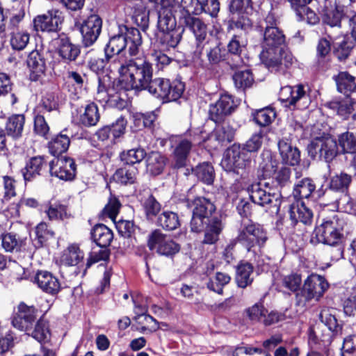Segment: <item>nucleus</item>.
Segmentation results:
<instances>
[{
  "label": "nucleus",
  "instance_id": "obj_1",
  "mask_svg": "<svg viewBox=\"0 0 356 356\" xmlns=\"http://www.w3.org/2000/svg\"><path fill=\"white\" fill-rule=\"evenodd\" d=\"M143 43L140 31L134 27L119 26L118 33L111 37L104 48L106 59L111 72L121 69L128 59L122 54L126 47L130 56H136Z\"/></svg>",
  "mask_w": 356,
  "mask_h": 356
},
{
  "label": "nucleus",
  "instance_id": "obj_2",
  "mask_svg": "<svg viewBox=\"0 0 356 356\" xmlns=\"http://www.w3.org/2000/svg\"><path fill=\"white\" fill-rule=\"evenodd\" d=\"M350 232V225L341 213H334L323 218L314 229V234L319 243L336 247V250L331 254V258L334 261L343 258V243Z\"/></svg>",
  "mask_w": 356,
  "mask_h": 356
},
{
  "label": "nucleus",
  "instance_id": "obj_3",
  "mask_svg": "<svg viewBox=\"0 0 356 356\" xmlns=\"http://www.w3.org/2000/svg\"><path fill=\"white\" fill-rule=\"evenodd\" d=\"M114 72L120 75V86L125 90H143L152 79V64L145 58L126 60L121 69Z\"/></svg>",
  "mask_w": 356,
  "mask_h": 356
},
{
  "label": "nucleus",
  "instance_id": "obj_4",
  "mask_svg": "<svg viewBox=\"0 0 356 356\" xmlns=\"http://www.w3.org/2000/svg\"><path fill=\"white\" fill-rule=\"evenodd\" d=\"M328 286L323 276L312 274L305 280L302 289L296 293V305L303 309L313 301L318 302Z\"/></svg>",
  "mask_w": 356,
  "mask_h": 356
},
{
  "label": "nucleus",
  "instance_id": "obj_5",
  "mask_svg": "<svg viewBox=\"0 0 356 356\" xmlns=\"http://www.w3.org/2000/svg\"><path fill=\"white\" fill-rule=\"evenodd\" d=\"M188 206L192 207L193 210L191 230L193 232H201L207 221L211 220L216 207L209 200L203 197H197L188 202Z\"/></svg>",
  "mask_w": 356,
  "mask_h": 356
},
{
  "label": "nucleus",
  "instance_id": "obj_6",
  "mask_svg": "<svg viewBox=\"0 0 356 356\" xmlns=\"http://www.w3.org/2000/svg\"><path fill=\"white\" fill-rule=\"evenodd\" d=\"M248 251L256 246H262L268 239L266 232L263 227L250 220H244L238 230V234L236 238Z\"/></svg>",
  "mask_w": 356,
  "mask_h": 356
},
{
  "label": "nucleus",
  "instance_id": "obj_7",
  "mask_svg": "<svg viewBox=\"0 0 356 356\" xmlns=\"http://www.w3.org/2000/svg\"><path fill=\"white\" fill-rule=\"evenodd\" d=\"M263 40L262 49L282 48L285 42V35L277 27V20L273 13H269L259 25Z\"/></svg>",
  "mask_w": 356,
  "mask_h": 356
},
{
  "label": "nucleus",
  "instance_id": "obj_8",
  "mask_svg": "<svg viewBox=\"0 0 356 356\" xmlns=\"http://www.w3.org/2000/svg\"><path fill=\"white\" fill-rule=\"evenodd\" d=\"M279 99L284 102L286 106L298 109L307 108L311 102L309 88L302 84L282 87L279 94Z\"/></svg>",
  "mask_w": 356,
  "mask_h": 356
},
{
  "label": "nucleus",
  "instance_id": "obj_9",
  "mask_svg": "<svg viewBox=\"0 0 356 356\" xmlns=\"http://www.w3.org/2000/svg\"><path fill=\"white\" fill-rule=\"evenodd\" d=\"M262 63L271 70L284 71L292 65L294 58L290 51L282 48L262 49L260 53Z\"/></svg>",
  "mask_w": 356,
  "mask_h": 356
},
{
  "label": "nucleus",
  "instance_id": "obj_10",
  "mask_svg": "<svg viewBox=\"0 0 356 356\" xmlns=\"http://www.w3.org/2000/svg\"><path fill=\"white\" fill-rule=\"evenodd\" d=\"M204 54L206 60L202 58L201 56H195V51H193V61L204 68L211 69L217 66L226 60L227 55L226 49L217 40L209 41V44L204 45Z\"/></svg>",
  "mask_w": 356,
  "mask_h": 356
},
{
  "label": "nucleus",
  "instance_id": "obj_11",
  "mask_svg": "<svg viewBox=\"0 0 356 356\" xmlns=\"http://www.w3.org/2000/svg\"><path fill=\"white\" fill-rule=\"evenodd\" d=\"M309 155L314 159L332 161L338 154L339 147L332 138H316L308 145Z\"/></svg>",
  "mask_w": 356,
  "mask_h": 356
},
{
  "label": "nucleus",
  "instance_id": "obj_12",
  "mask_svg": "<svg viewBox=\"0 0 356 356\" xmlns=\"http://www.w3.org/2000/svg\"><path fill=\"white\" fill-rule=\"evenodd\" d=\"M251 163L249 154L239 145H234L229 148L222 161L227 170L239 173L240 170L247 169Z\"/></svg>",
  "mask_w": 356,
  "mask_h": 356
},
{
  "label": "nucleus",
  "instance_id": "obj_13",
  "mask_svg": "<svg viewBox=\"0 0 356 356\" xmlns=\"http://www.w3.org/2000/svg\"><path fill=\"white\" fill-rule=\"evenodd\" d=\"M250 198L252 202L262 207L275 209L279 211L281 204L280 195L271 193L263 189L259 183L251 184L247 188Z\"/></svg>",
  "mask_w": 356,
  "mask_h": 356
},
{
  "label": "nucleus",
  "instance_id": "obj_14",
  "mask_svg": "<svg viewBox=\"0 0 356 356\" xmlns=\"http://www.w3.org/2000/svg\"><path fill=\"white\" fill-rule=\"evenodd\" d=\"M186 26L193 32L195 42V55L200 56L203 53L204 45L213 38L207 33V25L199 18L188 15L184 19Z\"/></svg>",
  "mask_w": 356,
  "mask_h": 356
},
{
  "label": "nucleus",
  "instance_id": "obj_15",
  "mask_svg": "<svg viewBox=\"0 0 356 356\" xmlns=\"http://www.w3.org/2000/svg\"><path fill=\"white\" fill-rule=\"evenodd\" d=\"M238 104V102L235 101L232 95H222L215 104L210 106L211 120L216 123L222 121L225 117L229 115L235 110Z\"/></svg>",
  "mask_w": 356,
  "mask_h": 356
},
{
  "label": "nucleus",
  "instance_id": "obj_16",
  "mask_svg": "<svg viewBox=\"0 0 356 356\" xmlns=\"http://www.w3.org/2000/svg\"><path fill=\"white\" fill-rule=\"evenodd\" d=\"M63 19V12L54 8L45 14L37 16L33 20V24L36 31L54 32L58 29Z\"/></svg>",
  "mask_w": 356,
  "mask_h": 356
},
{
  "label": "nucleus",
  "instance_id": "obj_17",
  "mask_svg": "<svg viewBox=\"0 0 356 356\" xmlns=\"http://www.w3.org/2000/svg\"><path fill=\"white\" fill-rule=\"evenodd\" d=\"M37 313L38 309L33 306L20 302L17 306V312L13 318L12 324L19 330H29L36 320Z\"/></svg>",
  "mask_w": 356,
  "mask_h": 356
},
{
  "label": "nucleus",
  "instance_id": "obj_18",
  "mask_svg": "<svg viewBox=\"0 0 356 356\" xmlns=\"http://www.w3.org/2000/svg\"><path fill=\"white\" fill-rule=\"evenodd\" d=\"M76 164L72 158L60 157L49 163V171L51 176L61 180H72L76 175Z\"/></svg>",
  "mask_w": 356,
  "mask_h": 356
},
{
  "label": "nucleus",
  "instance_id": "obj_19",
  "mask_svg": "<svg viewBox=\"0 0 356 356\" xmlns=\"http://www.w3.org/2000/svg\"><path fill=\"white\" fill-rule=\"evenodd\" d=\"M102 19L96 15H90L81 25V33L82 35L83 44L88 47L92 45L102 31Z\"/></svg>",
  "mask_w": 356,
  "mask_h": 356
},
{
  "label": "nucleus",
  "instance_id": "obj_20",
  "mask_svg": "<svg viewBox=\"0 0 356 356\" xmlns=\"http://www.w3.org/2000/svg\"><path fill=\"white\" fill-rule=\"evenodd\" d=\"M53 45L56 48L58 55L65 60L74 61L80 54L79 47L71 42L67 35L62 33L52 40Z\"/></svg>",
  "mask_w": 356,
  "mask_h": 356
},
{
  "label": "nucleus",
  "instance_id": "obj_21",
  "mask_svg": "<svg viewBox=\"0 0 356 356\" xmlns=\"http://www.w3.org/2000/svg\"><path fill=\"white\" fill-rule=\"evenodd\" d=\"M326 106L335 112L342 120H347L356 110V101L346 95L344 97H337L328 102Z\"/></svg>",
  "mask_w": 356,
  "mask_h": 356
},
{
  "label": "nucleus",
  "instance_id": "obj_22",
  "mask_svg": "<svg viewBox=\"0 0 356 356\" xmlns=\"http://www.w3.org/2000/svg\"><path fill=\"white\" fill-rule=\"evenodd\" d=\"M35 282L44 292L55 295L60 290V283L58 279L48 271H38L35 276Z\"/></svg>",
  "mask_w": 356,
  "mask_h": 356
},
{
  "label": "nucleus",
  "instance_id": "obj_23",
  "mask_svg": "<svg viewBox=\"0 0 356 356\" xmlns=\"http://www.w3.org/2000/svg\"><path fill=\"white\" fill-rule=\"evenodd\" d=\"M27 65L30 70V79L31 81H38L44 75L47 66L43 55L38 51H32L27 59Z\"/></svg>",
  "mask_w": 356,
  "mask_h": 356
},
{
  "label": "nucleus",
  "instance_id": "obj_24",
  "mask_svg": "<svg viewBox=\"0 0 356 356\" xmlns=\"http://www.w3.org/2000/svg\"><path fill=\"white\" fill-rule=\"evenodd\" d=\"M289 216L292 224L302 222L310 225L313 219L312 211L301 201H296L290 206Z\"/></svg>",
  "mask_w": 356,
  "mask_h": 356
},
{
  "label": "nucleus",
  "instance_id": "obj_25",
  "mask_svg": "<svg viewBox=\"0 0 356 356\" xmlns=\"http://www.w3.org/2000/svg\"><path fill=\"white\" fill-rule=\"evenodd\" d=\"M184 31L183 27L178 26L177 29L161 32L158 36V42L163 50L175 48L180 42Z\"/></svg>",
  "mask_w": 356,
  "mask_h": 356
},
{
  "label": "nucleus",
  "instance_id": "obj_26",
  "mask_svg": "<svg viewBox=\"0 0 356 356\" xmlns=\"http://www.w3.org/2000/svg\"><path fill=\"white\" fill-rule=\"evenodd\" d=\"M278 148L283 163L290 165H296L300 161V152L299 149L291 145L286 140H280L278 143Z\"/></svg>",
  "mask_w": 356,
  "mask_h": 356
},
{
  "label": "nucleus",
  "instance_id": "obj_27",
  "mask_svg": "<svg viewBox=\"0 0 356 356\" xmlns=\"http://www.w3.org/2000/svg\"><path fill=\"white\" fill-rule=\"evenodd\" d=\"M192 148V142L188 139H180L175 145L173 150L174 167L183 168L186 164V161Z\"/></svg>",
  "mask_w": 356,
  "mask_h": 356
},
{
  "label": "nucleus",
  "instance_id": "obj_28",
  "mask_svg": "<svg viewBox=\"0 0 356 356\" xmlns=\"http://www.w3.org/2000/svg\"><path fill=\"white\" fill-rule=\"evenodd\" d=\"M98 87L95 95V99L102 104H106L109 106H115L119 108L124 106V102H117L120 98L118 95H113L111 92L113 90H108L102 80L98 78Z\"/></svg>",
  "mask_w": 356,
  "mask_h": 356
},
{
  "label": "nucleus",
  "instance_id": "obj_29",
  "mask_svg": "<svg viewBox=\"0 0 356 356\" xmlns=\"http://www.w3.org/2000/svg\"><path fill=\"white\" fill-rule=\"evenodd\" d=\"M175 6L160 8L158 13V28L160 32L171 31L178 28L172 13Z\"/></svg>",
  "mask_w": 356,
  "mask_h": 356
},
{
  "label": "nucleus",
  "instance_id": "obj_30",
  "mask_svg": "<svg viewBox=\"0 0 356 356\" xmlns=\"http://www.w3.org/2000/svg\"><path fill=\"white\" fill-rule=\"evenodd\" d=\"M91 235L93 241L100 248H108L113 238L112 230L103 224L96 225L92 229Z\"/></svg>",
  "mask_w": 356,
  "mask_h": 356
},
{
  "label": "nucleus",
  "instance_id": "obj_31",
  "mask_svg": "<svg viewBox=\"0 0 356 356\" xmlns=\"http://www.w3.org/2000/svg\"><path fill=\"white\" fill-rule=\"evenodd\" d=\"M222 225L220 220L213 218L207 221L204 225V236L202 241L205 244H213L219 239V235L222 230Z\"/></svg>",
  "mask_w": 356,
  "mask_h": 356
},
{
  "label": "nucleus",
  "instance_id": "obj_32",
  "mask_svg": "<svg viewBox=\"0 0 356 356\" xmlns=\"http://www.w3.org/2000/svg\"><path fill=\"white\" fill-rule=\"evenodd\" d=\"M1 246L6 252H19L26 245V238H22L14 233H7L1 236Z\"/></svg>",
  "mask_w": 356,
  "mask_h": 356
},
{
  "label": "nucleus",
  "instance_id": "obj_33",
  "mask_svg": "<svg viewBox=\"0 0 356 356\" xmlns=\"http://www.w3.org/2000/svg\"><path fill=\"white\" fill-rule=\"evenodd\" d=\"M316 189L314 181L308 177L298 181L293 187V195L296 201L304 198H309Z\"/></svg>",
  "mask_w": 356,
  "mask_h": 356
},
{
  "label": "nucleus",
  "instance_id": "obj_34",
  "mask_svg": "<svg viewBox=\"0 0 356 356\" xmlns=\"http://www.w3.org/2000/svg\"><path fill=\"white\" fill-rule=\"evenodd\" d=\"M156 225L166 231H173L179 228L181 221L179 215L171 211H163L156 219Z\"/></svg>",
  "mask_w": 356,
  "mask_h": 356
},
{
  "label": "nucleus",
  "instance_id": "obj_35",
  "mask_svg": "<svg viewBox=\"0 0 356 356\" xmlns=\"http://www.w3.org/2000/svg\"><path fill=\"white\" fill-rule=\"evenodd\" d=\"M46 165V162L42 156H35L31 158L22 170V173L25 181H31L37 175Z\"/></svg>",
  "mask_w": 356,
  "mask_h": 356
},
{
  "label": "nucleus",
  "instance_id": "obj_36",
  "mask_svg": "<svg viewBox=\"0 0 356 356\" xmlns=\"http://www.w3.org/2000/svg\"><path fill=\"white\" fill-rule=\"evenodd\" d=\"M70 144L69 136L61 132L49 142L48 148L51 154L58 156L68 149Z\"/></svg>",
  "mask_w": 356,
  "mask_h": 356
},
{
  "label": "nucleus",
  "instance_id": "obj_37",
  "mask_svg": "<svg viewBox=\"0 0 356 356\" xmlns=\"http://www.w3.org/2000/svg\"><path fill=\"white\" fill-rule=\"evenodd\" d=\"M337 90L348 95L356 90L355 78L347 72H341L335 78Z\"/></svg>",
  "mask_w": 356,
  "mask_h": 356
},
{
  "label": "nucleus",
  "instance_id": "obj_38",
  "mask_svg": "<svg viewBox=\"0 0 356 356\" xmlns=\"http://www.w3.org/2000/svg\"><path fill=\"white\" fill-rule=\"evenodd\" d=\"M147 170L152 175H160L165 165V158L158 152H150L146 159Z\"/></svg>",
  "mask_w": 356,
  "mask_h": 356
},
{
  "label": "nucleus",
  "instance_id": "obj_39",
  "mask_svg": "<svg viewBox=\"0 0 356 356\" xmlns=\"http://www.w3.org/2000/svg\"><path fill=\"white\" fill-rule=\"evenodd\" d=\"M170 87V80L163 78L151 79L144 90H147L150 94L156 98L164 100L167 93V89Z\"/></svg>",
  "mask_w": 356,
  "mask_h": 356
},
{
  "label": "nucleus",
  "instance_id": "obj_40",
  "mask_svg": "<svg viewBox=\"0 0 356 356\" xmlns=\"http://www.w3.org/2000/svg\"><path fill=\"white\" fill-rule=\"evenodd\" d=\"M137 171L136 167L127 165L118 169L113 178L115 181L123 185L132 184L136 180Z\"/></svg>",
  "mask_w": 356,
  "mask_h": 356
},
{
  "label": "nucleus",
  "instance_id": "obj_41",
  "mask_svg": "<svg viewBox=\"0 0 356 356\" xmlns=\"http://www.w3.org/2000/svg\"><path fill=\"white\" fill-rule=\"evenodd\" d=\"M319 318L321 321L324 323L330 331L336 334L341 333L342 327L337 319L336 311L334 309L325 308L322 309Z\"/></svg>",
  "mask_w": 356,
  "mask_h": 356
},
{
  "label": "nucleus",
  "instance_id": "obj_42",
  "mask_svg": "<svg viewBox=\"0 0 356 356\" xmlns=\"http://www.w3.org/2000/svg\"><path fill=\"white\" fill-rule=\"evenodd\" d=\"M60 91L59 88L54 85L50 90H47L42 99L43 108L47 112L56 111L58 108V102Z\"/></svg>",
  "mask_w": 356,
  "mask_h": 356
},
{
  "label": "nucleus",
  "instance_id": "obj_43",
  "mask_svg": "<svg viewBox=\"0 0 356 356\" xmlns=\"http://www.w3.org/2000/svg\"><path fill=\"white\" fill-rule=\"evenodd\" d=\"M252 273L253 266L250 264L242 263L239 264L237 267L236 276L238 286L241 288H245L250 285L253 281Z\"/></svg>",
  "mask_w": 356,
  "mask_h": 356
},
{
  "label": "nucleus",
  "instance_id": "obj_44",
  "mask_svg": "<svg viewBox=\"0 0 356 356\" xmlns=\"http://www.w3.org/2000/svg\"><path fill=\"white\" fill-rule=\"evenodd\" d=\"M25 118L23 115H13L6 122V130L8 135L17 138L22 136Z\"/></svg>",
  "mask_w": 356,
  "mask_h": 356
},
{
  "label": "nucleus",
  "instance_id": "obj_45",
  "mask_svg": "<svg viewBox=\"0 0 356 356\" xmlns=\"http://www.w3.org/2000/svg\"><path fill=\"white\" fill-rule=\"evenodd\" d=\"M100 118L97 106L95 103L89 104L85 108L84 113L80 116V122L86 127L97 124Z\"/></svg>",
  "mask_w": 356,
  "mask_h": 356
},
{
  "label": "nucleus",
  "instance_id": "obj_46",
  "mask_svg": "<svg viewBox=\"0 0 356 356\" xmlns=\"http://www.w3.org/2000/svg\"><path fill=\"white\" fill-rule=\"evenodd\" d=\"M339 146L343 154L356 152V134L346 131L338 136Z\"/></svg>",
  "mask_w": 356,
  "mask_h": 356
},
{
  "label": "nucleus",
  "instance_id": "obj_47",
  "mask_svg": "<svg viewBox=\"0 0 356 356\" xmlns=\"http://www.w3.org/2000/svg\"><path fill=\"white\" fill-rule=\"evenodd\" d=\"M83 259V253L76 245H71L61 257L63 264L67 266H76Z\"/></svg>",
  "mask_w": 356,
  "mask_h": 356
},
{
  "label": "nucleus",
  "instance_id": "obj_48",
  "mask_svg": "<svg viewBox=\"0 0 356 356\" xmlns=\"http://www.w3.org/2000/svg\"><path fill=\"white\" fill-rule=\"evenodd\" d=\"M235 130L228 124L217 125L213 131L215 140L220 143H230L234 140Z\"/></svg>",
  "mask_w": 356,
  "mask_h": 356
},
{
  "label": "nucleus",
  "instance_id": "obj_49",
  "mask_svg": "<svg viewBox=\"0 0 356 356\" xmlns=\"http://www.w3.org/2000/svg\"><path fill=\"white\" fill-rule=\"evenodd\" d=\"M193 171L197 179L203 183L207 185L213 183L214 180V170L210 163L206 162L200 163L195 167Z\"/></svg>",
  "mask_w": 356,
  "mask_h": 356
},
{
  "label": "nucleus",
  "instance_id": "obj_50",
  "mask_svg": "<svg viewBox=\"0 0 356 356\" xmlns=\"http://www.w3.org/2000/svg\"><path fill=\"white\" fill-rule=\"evenodd\" d=\"M262 161L259 165V172L261 176L266 179L268 177H273L276 170H277V163L275 160L273 159L270 154L265 156L262 154Z\"/></svg>",
  "mask_w": 356,
  "mask_h": 356
},
{
  "label": "nucleus",
  "instance_id": "obj_51",
  "mask_svg": "<svg viewBox=\"0 0 356 356\" xmlns=\"http://www.w3.org/2000/svg\"><path fill=\"white\" fill-rule=\"evenodd\" d=\"M45 213L51 220H63L70 216L67 212V207L58 202L50 204L47 209L45 210Z\"/></svg>",
  "mask_w": 356,
  "mask_h": 356
},
{
  "label": "nucleus",
  "instance_id": "obj_52",
  "mask_svg": "<svg viewBox=\"0 0 356 356\" xmlns=\"http://www.w3.org/2000/svg\"><path fill=\"white\" fill-rule=\"evenodd\" d=\"M146 156L145 150L142 148L131 149L120 154L122 161L127 165H133L141 162Z\"/></svg>",
  "mask_w": 356,
  "mask_h": 356
},
{
  "label": "nucleus",
  "instance_id": "obj_53",
  "mask_svg": "<svg viewBox=\"0 0 356 356\" xmlns=\"http://www.w3.org/2000/svg\"><path fill=\"white\" fill-rule=\"evenodd\" d=\"M351 182V176L346 173H341L332 177L330 188L332 191L344 193Z\"/></svg>",
  "mask_w": 356,
  "mask_h": 356
},
{
  "label": "nucleus",
  "instance_id": "obj_54",
  "mask_svg": "<svg viewBox=\"0 0 356 356\" xmlns=\"http://www.w3.org/2000/svg\"><path fill=\"white\" fill-rule=\"evenodd\" d=\"M145 214L148 218L156 216L161 211V205L156 198L147 193V196L141 200Z\"/></svg>",
  "mask_w": 356,
  "mask_h": 356
},
{
  "label": "nucleus",
  "instance_id": "obj_55",
  "mask_svg": "<svg viewBox=\"0 0 356 356\" xmlns=\"http://www.w3.org/2000/svg\"><path fill=\"white\" fill-rule=\"evenodd\" d=\"M214 280L216 284H214L213 280H210L207 284V288L218 294H222L223 287L230 282L231 277L227 273L218 272L214 277Z\"/></svg>",
  "mask_w": 356,
  "mask_h": 356
},
{
  "label": "nucleus",
  "instance_id": "obj_56",
  "mask_svg": "<svg viewBox=\"0 0 356 356\" xmlns=\"http://www.w3.org/2000/svg\"><path fill=\"white\" fill-rule=\"evenodd\" d=\"M184 84L179 80L170 81V87L167 89L166 95L164 100L166 102H172L177 100L182 95L184 91Z\"/></svg>",
  "mask_w": 356,
  "mask_h": 356
},
{
  "label": "nucleus",
  "instance_id": "obj_57",
  "mask_svg": "<svg viewBox=\"0 0 356 356\" xmlns=\"http://www.w3.org/2000/svg\"><path fill=\"white\" fill-rule=\"evenodd\" d=\"M345 15L346 13L343 14L338 9L330 10L325 13L323 20L325 24L330 27L340 28L341 21L346 22L344 19Z\"/></svg>",
  "mask_w": 356,
  "mask_h": 356
},
{
  "label": "nucleus",
  "instance_id": "obj_58",
  "mask_svg": "<svg viewBox=\"0 0 356 356\" xmlns=\"http://www.w3.org/2000/svg\"><path fill=\"white\" fill-rule=\"evenodd\" d=\"M233 80L236 88H245L250 87L253 82V77L249 70L238 71L233 75Z\"/></svg>",
  "mask_w": 356,
  "mask_h": 356
},
{
  "label": "nucleus",
  "instance_id": "obj_59",
  "mask_svg": "<svg viewBox=\"0 0 356 356\" xmlns=\"http://www.w3.org/2000/svg\"><path fill=\"white\" fill-rule=\"evenodd\" d=\"M291 168L282 166L277 168L273 179L275 180L276 185L280 188L288 186L291 184Z\"/></svg>",
  "mask_w": 356,
  "mask_h": 356
},
{
  "label": "nucleus",
  "instance_id": "obj_60",
  "mask_svg": "<svg viewBox=\"0 0 356 356\" xmlns=\"http://www.w3.org/2000/svg\"><path fill=\"white\" fill-rule=\"evenodd\" d=\"M253 118L257 124L261 127H266L270 124L275 118V113L273 109L263 108L257 111Z\"/></svg>",
  "mask_w": 356,
  "mask_h": 356
},
{
  "label": "nucleus",
  "instance_id": "obj_61",
  "mask_svg": "<svg viewBox=\"0 0 356 356\" xmlns=\"http://www.w3.org/2000/svg\"><path fill=\"white\" fill-rule=\"evenodd\" d=\"M264 131L259 130L252 136L244 144L243 149L248 153L257 152L261 147L263 143Z\"/></svg>",
  "mask_w": 356,
  "mask_h": 356
},
{
  "label": "nucleus",
  "instance_id": "obj_62",
  "mask_svg": "<svg viewBox=\"0 0 356 356\" xmlns=\"http://www.w3.org/2000/svg\"><path fill=\"white\" fill-rule=\"evenodd\" d=\"M246 316L252 321L259 322L262 321L263 316L268 313V310L261 302H257L252 307L247 308L245 311Z\"/></svg>",
  "mask_w": 356,
  "mask_h": 356
},
{
  "label": "nucleus",
  "instance_id": "obj_63",
  "mask_svg": "<svg viewBox=\"0 0 356 356\" xmlns=\"http://www.w3.org/2000/svg\"><path fill=\"white\" fill-rule=\"evenodd\" d=\"M337 209L343 212L352 213L356 215V204L354 205L351 197L347 193H341L339 197L336 200Z\"/></svg>",
  "mask_w": 356,
  "mask_h": 356
},
{
  "label": "nucleus",
  "instance_id": "obj_64",
  "mask_svg": "<svg viewBox=\"0 0 356 356\" xmlns=\"http://www.w3.org/2000/svg\"><path fill=\"white\" fill-rule=\"evenodd\" d=\"M35 234L38 246L41 247L54 236V233L48 228L45 222H40L35 227Z\"/></svg>",
  "mask_w": 356,
  "mask_h": 356
}]
</instances>
